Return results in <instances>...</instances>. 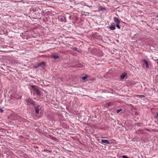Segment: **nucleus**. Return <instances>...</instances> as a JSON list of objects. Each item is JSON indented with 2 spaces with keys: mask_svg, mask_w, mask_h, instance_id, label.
Wrapping results in <instances>:
<instances>
[{
  "mask_svg": "<svg viewBox=\"0 0 158 158\" xmlns=\"http://www.w3.org/2000/svg\"><path fill=\"white\" fill-rule=\"evenodd\" d=\"M34 107L35 110L36 114H39L40 113V110L41 108L40 106L38 105L36 106V105H34Z\"/></svg>",
  "mask_w": 158,
  "mask_h": 158,
  "instance_id": "1",
  "label": "nucleus"
},
{
  "mask_svg": "<svg viewBox=\"0 0 158 158\" xmlns=\"http://www.w3.org/2000/svg\"><path fill=\"white\" fill-rule=\"evenodd\" d=\"M31 87L35 91L36 94L39 96H40V91L38 90V89L36 88L35 86L32 85Z\"/></svg>",
  "mask_w": 158,
  "mask_h": 158,
  "instance_id": "2",
  "label": "nucleus"
},
{
  "mask_svg": "<svg viewBox=\"0 0 158 158\" xmlns=\"http://www.w3.org/2000/svg\"><path fill=\"white\" fill-rule=\"evenodd\" d=\"M58 19L61 22H65V19L66 20L65 18L63 16L60 15L58 16Z\"/></svg>",
  "mask_w": 158,
  "mask_h": 158,
  "instance_id": "3",
  "label": "nucleus"
},
{
  "mask_svg": "<svg viewBox=\"0 0 158 158\" xmlns=\"http://www.w3.org/2000/svg\"><path fill=\"white\" fill-rule=\"evenodd\" d=\"M27 101L28 102H29L30 103L34 105H34H35V102L33 101L32 99L29 98L27 99Z\"/></svg>",
  "mask_w": 158,
  "mask_h": 158,
  "instance_id": "4",
  "label": "nucleus"
},
{
  "mask_svg": "<svg viewBox=\"0 0 158 158\" xmlns=\"http://www.w3.org/2000/svg\"><path fill=\"white\" fill-rule=\"evenodd\" d=\"M142 60L146 65V68H147V69L148 68H149V64H148V62L145 59H143Z\"/></svg>",
  "mask_w": 158,
  "mask_h": 158,
  "instance_id": "5",
  "label": "nucleus"
},
{
  "mask_svg": "<svg viewBox=\"0 0 158 158\" xmlns=\"http://www.w3.org/2000/svg\"><path fill=\"white\" fill-rule=\"evenodd\" d=\"M114 22L117 24H119V23H120V20L118 18L116 17L114 18Z\"/></svg>",
  "mask_w": 158,
  "mask_h": 158,
  "instance_id": "6",
  "label": "nucleus"
},
{
  "mask_svg": "<svg viewBox=\"0 0 158 158\" xmlns=\"http://www.w3.org/2000/svg\"><path fill=\"white\" fill-rule=\"evenodd\" d=\"M110 29L111 30H114L115 29V26L114 24H112L109 27Z\"/></svg>",
  "mask_w": 158,
  "mask_h": 158,
  "instance_id": "7",
  "label": "nucleus"
},
{
  "mask_svg": "<svg viewBox=\"0 0 158 158\" xmlns=\"http://www.w3.org/2000/svg\"><path fill=\"white\" fill-rule=\"evenodd\" d=\"M101 141L102 143H106V144H109L110 143V142L108 140L106 139H102L101 140Z\"/></svg>",
  "mask_w": 158,
  "mask_h": 158,
  "instance_id": "8",
  "label": "nucleus"
},
{
  "mask_svg": "<svg viewBox=\"0 0 158 158\" xmlns=\"http://www.w3.org/2000/svg\"><path fill=\"white\" fill-rule=\"evenodd\" d=\"M39 67L41 66L42 68H44L45 65V63L44 62H41L38 64Z\"/></svg>",
  "mask_w": 158,
  "mask_h": 158,
  "instance_id": "9",
  "label": "nucleus"
},
{
  "mask_svg": "<svg viewBox=\"0 0 158 158\" xmlns=\"http://www.w3.org/2000/svg\"><path fill=\"white\" fill-rule=\"evenodd\" d=\"M126 75V74H123L121 75L120 76V78H121V79H123L125 77Z\"/></svg>",
  "mask_w": 158,
  "mask_h": 158,
  "instance_id": "10",
  "label": "nucleus"
},
{
  "mask_svg": "<svg viewBox=\"0 0 158 158\" xmlns=\"http://www.w3.org/2000/svg\"><path fill=\"white\" fill-rule=\"evenodd\" d=\"M55 59H57L59 58V56L58 55H54L52 57Z\"/></svg>",
  "mask_w": 158,
  "mask_h": 158,
  "instance_id": "11",
  "label": "nucleus"
},
{
  "mask_svg": "<svg viewBox=\"0 0 158 158\" xmlns=\"http://www.w3.org/2000/svg\"><path fill=\"white\" fill-rule=\"evenodd\" d=\"M88 77L87 75H85V76H83L82 77V79L83 80H85Z\"/></svg>",
  "mask_w": 158,
  "mask_h": 158,
  "instance_id": "12",
  "label": "nucleus"
},
{
  "mask_svg": "<svg viewBox=\"0 0 158 158\" xmlns=\"http://www.w3.org/2000/svg\"><path fill=\"white\" fill-rule=\"evenodd\" d=\"M76 67L77 68H82L83 67V65H82L81 64H79L76 65Z\"/></svg>",
  "mask_w": 158,
  "mask_h": 158,
  "instance_id": "13",
  "label": "nucleus"
},
{
  "mask_svg": "<svg viewBox=\"0 0 158 158\" xmlns=\"http://www.w3.org/2000/svg\"><path fill=\"white\" fill-rule=\"evenodd\" d=\"M138 96L139 98H143L145 97L144 95H138Z\"/></svg>",
  "mask_w": 158,
  "mask_h": 158,
  "instance_id": "14",
  "label": "nucleus"
},
{
  "mask_svg": "<svg viewBox=\"0 0 158 158\" xmlns=\"http://www.w3.org/2000/svg\"><path fill=\"white\" fill-rule=\"evenodd\" d=\"M119 24H117L116 25V27L119 29H120V26L118 25Z\"/></svg>",
  "mask_w": 158,
  "mask_h": 158,
  "instance_id": "15",
  "label": "nucleus"
},
{
  "mask_svg": "<svg viewBox=\"0 0 158 158\" xmlns=\"http://www.w3.org/2000/svg\"><path fill=\"white\" fill-rule=\"evenodd\" d=\"M122 110V109H120L119 110H117V113H119Z\"/></svg>",
  "mask_w": 158,
  "mask_h": 158,
  "instance_id": "16",
  "label": "nucleus"
},
{
  "mask_svg": "<svg viewBox=\"0 0 158 158\" xmlns=\"http://www.w3.org/2000/svg\"><path fill=\"white\" fill-rule=\"evenodd\" d=\"M100 10H103L105 9L104 7L102 6L100 7Z\"/></svg>",
  "mask_w": 158,
  "mask_h": 158,
  "instance_id": "17",
  "label": "nucleus"
},
{
  "mask_svg": "<svg viewBox=\"0 0 158 158\" xmlns=\"http://www.w3.org/2000/svg\"><path fill=\"white\" fill-rule=\"evenodd\" d=\"M122 158H129L126 155H123L122 156Z\"/></svg>",
  "mask_w": 158,
  "mask_h": 158,
  "instance_id": "18",
  "label": "nucleus"
},
{
  "mask_svg": "<svg viewBox=\"0 0 158 158\" xmlns=\"http://www.w3.org/2000/svg\"><path fill=\"white\" fill-rule=\"evenodd\" d=\"M39 67V64H38V65H35L34 66V68L35 69L37 68L38 67Z\"/></svg>",
  "mask_w": 158,
  "mask_h": 158,
  "instance_id": "19",
  "label": "nucleus"
},
{
  "mask_svg": "<svg viewBox=\"0 0 158 158\" xmlns=\"http://www.w3.org/2000/svg\"><path fill=\"white\" fill-rule=\"evenodd\" d=\"M73 50L74 51H77V48H76L74 47L73 48Z\"/></svg>",
  "mask_w": 158,
  "mask_h": 158,
  "instance_id": "20",
  "label": "nucleus"
},
{
  "mask_svg": "<svg viewBox=\"0 0 158 158\" xmlns=\"http://www.w3.org/2000/svg\"><path fill=\"white\" fill-rule=\"evenodd\" d=\"M0 111L1 113H2L3 112V110L0 109Z\"/></svg>",
  "mask_w": 158,
  "mask_h": 158,
  "instance_id": "21",
  "label": "nucleus"
},
{
  "mask_svg": "<svg viewBox=\"0 0 158 158\" xmlns=\"http://www.w3.org/2000/svg\"><path fill=\"white\" fill-rule=\"evenodd\" d=\"M110 104L111 103L110 102H109V103H107V104H108V106H110Z\"/></svg>",
  "mask_w": 158,
  "mask_h": 158,
  "instance_id": "22",
  "label": "nucleus"
},
{
  "mask_svg": "<svg viewBox=\"0 0 158 158\" xmlns=\"http://www.w3.org/2000/svg\"><path fill=\"white\" fill-rule=\"evenodd\" d=\"M158 117V113L157 114V115L156 116V117L157 118Z\"/></svg>",
  "mask_w": 158,
  "mask_h": 158,
  "instance_id": "23",
  "label": "nucleus"
},
{
  "mask_svg": "<svg viewBox=\"0 0 158 158\" xmlns=\"http://www.w3.org/2000/svg\"><path fill=\"white\" fill-rule=\"evenodd\" d=\"M156 17L158 18V14L156 16Z\"/></svg>",
  "mask_w": 158,
  "mask_h": 158,
  "instance_id": "24",
  "label": "nucleus"
},
{
  "mask_svg": "<svg viewBox=\"0 0 158 158\" xmlns=\"http://www.w3.org/2000/svg\"><path fill=\"white\" fill-rule=\"evenodd\" d=\"M157 64H158V61H157L156 62Z\"/></svg>",
  "mask_w": 158,
  "mask_h": 158,
  "instance_id": "25",
  "label": "nucleus"
}]
</instances>
